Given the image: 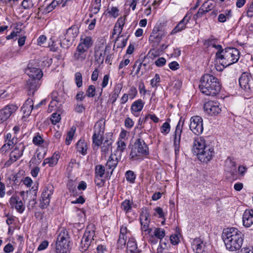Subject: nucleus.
<instances>
[{
    "instance_id": "obj_34",
    "label": "nucleus",
    "mask_w": 253,
    "mask_h": 253,
    "mask_svg": "<svg viewBox=\"0 0 253 253\" xmlns=\"http://www.w3.org/2000/svg\"><path fill=\"white\" fill-rule=\"evenodd\" d=\"M105 130V122L103 120L97 121L94 126V134L103 135Z\"/></svg>"
},
{
    "instance_id": "obj_57",
    "label": "nucleus",
    "mask_w": 253,
    "mask_h": 253,
    "mask_svg": "<svg viewBox=\"0 0 253 253\" xmlns=\"http://www.w3.org/2000/svg\"><path fill=\"white\" fill-rule=\"evenodd\" d=\"M126 15L120 17L116 23L115 24V25H117V26L119 27V28H122L123 29V27L125 24L126 23Z\"/></svg>"
},
{
    "instance_id": "obj_18",
    "label": "nucleus",
    "mask_w": 253,
    "mask_h": 253,
    "mask_svg": "<svg viewBox=\"0 0 253 253\" xmlns=\"http://www.w3.org/2000/svg\"><path fill=\"white\" fill-rule=\"evenodd\" d=\"M38 186H33L31 189L27 191V196L30 197V199L29 200V203L27 205V207L29 210L33 209L35 207V205L37 203L36 199L37 196V191Z\"/></svg>"
},
{
    "instance_id": "obj_37",
    "label": "nucleus",
    "mask_w": 253,
    "mask_h": 253,
    "mask_svg": "<svg viewBox=\"0 0 253 253\" xmlns=\"http://www.w3.org/2000/svg\"><path fill=\"white\" fill-rule=\"evenodd\" d=\"M133 205L132 201L126 199L121 203V208L124 211L126 214H127L132 211Z\"/></svg>"
},
{
    "instance_id": "obj_50",
    "label": "nucleus",
    "mask_w": 253,
    "mask_h": 253,
    "mask_svg": "<svg viewBox=\"0 0 253 253\" xmlns=\"http://www.w3.org/2000/svg\"><path fill=\"white\" fill-rule=\"evenodd\" d=\"M113 141L111 139L106 140L103 143V146H101V151L104 153L107 152L112 144Z\"/></svg>"
},
{
    "instance_id": "obj_35",
    "label": "nucleus",
    "mask_w": 253,
    "mask_h": 253,
    "mask_svg": "<svg viewBox=\"0 0 253 253\" xmlns=\"http://www.w3.org/2000/svg\"><path fill=\"white\" fill-rule=\"evenodd\" d=\"M127 253H139L135 241L133 238H129L127 243Z\"/></svg>"
},
{
    "instance_id": "obj_49",
    "label": "nucleus",
    "mask_w": 253,
    "mask_h": 253,
    "mask_svg": "<svg viewBox=\"0 0 253 253\" xmlns=\"http://www.w3.org/2000/svg\"><path fill=\"white\" fill-rule=\"evenodd\" d=\"M202 6L205 9L206 12H209L212 10L214 7V2L211 0H208L205 2L202 5Z\"/></svg>"
},
{
    "instance_id": "obj_54",
    "label": "nucleus",
    "mask_w": 253,
    "mask_h": 253,
    "mask_svg": "<svg viewBox=\"0 0 253 253\" xmlns=\"http://www.w3.org/2000/svg\"><path fill=\"white\" fill-rule=\"evenodd\" d=\"M21 6L24 9H29L33 7L34 4L32 0H23Z\"/></svg>"
},
{
    "instance_id": "obj_3",
    "label": "nucleus",
    "mask_w": 253,
    "mask_h": 253,
    "mask_svg": "<svg viewBox=\"0 0 253 253\" xmlns=\"http://www.w3.org/2000/svg\"><path fill=\"white\" fill-rule=\"evenodd\" d=\"M146 132H140L132 145L130 153V159L132 160H141L143 156L149 155V148L144 138L147 136Z\"/></svg>"
},
{
    "instance_id": "obj_31",
    "label": "nucleus",
    "mask_w": 253,
    "mask_h": 253,
    "mask_svg": "<svg viewBox=\"0 0 253 253\" xmlns=\"http://www.w3.org/2000/svg\"><path fill=\"white\" fill-rule=\"evenodd\" d=\"M145 102H143L141 99H139L134 101L131 106L130 110L133 114L135 113L140 112L142 110Z\"/></svg>"
},
{
    "instance_id": "obj_6",
    "label": "nucleus",
    "mask_w": 253,
    "mask_h": 253,
    "mask_svg": "<svg viewBox=\"0 0 253 253\" xmlns=\"http://www.w3.org/2000/svg\"><path fill=\"white\" fill-rule=\"evenodd\" d=\"M69 236L66 230H63L58 236L56 244V253H67Z\"/></svg>"
},
{
    "instance_id": "obj_25",
    "label": "nucleus",
    "mask_w": 253,
    "mask_h": 253,
    "mask_svg": "<svg viewBox=\"0 0 253 253\" xmlns=\"http://www.w3.org/2000/svg\"><path fill=\"white\" fill-rule=\"evenodd\" d=\"M190 17L186 15L182 20H181L178 24L175 27L170 33V35H174L176 33L181 32L185 29L186 27L187 24L189 22Z\"/></svg>"
},
{
    "instance_id": "obj_26",
    "label": "nucleus",
    "mask_w": 253,
    "mask_h": 253,
    "mask_svg": "<svg viewBox=\"0 0 253 253\" xmlns=\"http://www.w3.org/2000/svg\"><path fill=\"white\" fill-rule=\"evenodd\" d=\"M87 51L77 46L73 55V59L77 61H84L87 56Z\"/></svg>"
},
{
    "instance_id": "obj_15",
    "label": "nucleus",
    "mask_w": 253,
    "mask_h": 253,
    "mask_svg": "<svg viewBox=\"0 0 253 253\" xmlns=\"http://www.w3.org/2000/svg\"><path fill=\"white\" fill-rule=\"evenodd\" d=\"M54 187L51 184H48L44 188L42 194V199L44 205H48L50 203L51 196L53 194Z\"/></svg>"
},
{
    "instance_id": "obj_4",
    "label": "nucleus",
    "mask_w": 253,
    "mask_h": 253,
    "mask_svg": "<svg viewBox=\"0 0 253 253\" xmlns=\"http://www.w3.org/2000/svg\"><path fill=\"white\" fill-rule=\"evenodd\" d=\"M216 58L224 67H227L236 63L240 57V52L236 48L228 47L224 49L222 54L216 52Z\"/></svg>"
},
{
    "instance_id": "obj_20",
    "label": "nucleus",
    "mask_w": 253,
    "mask_h": 253,
    "mask_svg": "<svg viewBox=\"0 0 253 253\" xmlns=\"http://www.w3.org/2000/svg\"><path fill=\"white\" fill-rule=\"evenodd\" d=\"M26 74L29 76V79H35L36 80H40L42 77V70L37 68L32 67L28 65L27 68L25 70Z\"/></svg>"
},
{
    "instance_id": "obj_58",
    "label": "nucleus",
    "mask_w": 253,
    "mask_h": 253,
    "mask_svg": "<svg viewBox=\"0 0 253 253\" xmlns=\"http://www.w3.org/2000/svg\"><path fill=\"white\" fill-rule=\"evenodd\" d=\"M142 62L137 60L136 61L133 65V69H134L136 67H137L136 72L135 74L138 75L140 71H142Z\"/></svg>"
},
{
    "instance_id": "obj_5",
    "label": "nucleus",
    "mask_w": 253,
    "mask_h": 253,
    "mask_svg": "<svg viewBox=\"0 0 253 253\" xmlns=\"http://www.w3.org/2000/svg\"><path fill=\"white\" fill-rule=\"evenodd\" d=\"M95 227L93 224L88 225L84 233L81 240L80 250L82 252H84L88 249H92L94 244L95 243Z\"/></svg>"
},
{
    "instance_id": "obj_1",
    "label": "nucleus",
    "mask_w": 253,
    "mask_h": 253,
    "mask_svg": "<svg viewBox=\"0 0 253 253\" xmlns=\"http://www.w3.org/2000/svg\"><path fill=\"white\" fill-rule=\"evenodd\" d=\"M222 238L227 250L235 251L241 248L244 235L238 229L231 227L224 229Z\"/></svg>"
},
{
    "instance_id": "obj_11",
    "label": "nucleus",
    "mask_w": 253,
    "mask_h": 253,
    "mask_svg": "<svg viewBox=\"0 0 253 253\" xmlns=\"http://www.w3.org/2000/svg\"><path fill=\"white\" fill-rule=\"evenodd\" d=\"M18 107L14 104H9L0 110V121L2 122L6 121L16 111Z\"/></svg>"
},
{
    "instance_id": "obj_64",
    "label": "nucleus",
    "mask_w": 253,
    "mask_h": 253,
    "mask_svg": "<svg viewBox=\"0 0 253 253\" xmlns=\"http://www.w3.org/2000/svg\"><path fill=\"white\" fill-rule=\"evenodd\" d=\"M134 125V122L131 119L127 117L125 121V126L128 128H131Z\"/></svg>"
},
{
    "instance_id": "obj_16",
    "label": "nucleus",
    "mask_w": 253,
    "mask_h": 253,
    "mask_svg": "<svg viewBox=\"0 0 253 253\" xmlns=\"http://www.w3.org/2000/svg\"><path fill=\"white\" fill-rule=\"evenodd\" d=\"M4 140L5 144L0 148L1 152H6L17 143L16 136L14 135L12 137L10 133H8L4 136Z\"/></svg>"
},
{
    "instance_id": "obj_59",
    "label": "nucleus",
    "mask_w": 253,
    "mask_h": 253,
    "mask_svg": "<svg viewBox=\"0 0 253 253\" xmlns=\"http://www.w3.org/2000/svg\"><path fill=\"white\" fill-rule=\"evenodd\" d=\"M119 10L117 7L113 6L107 12L114 18H116L119 15Z\"/></svg>"
},
{
    "instance_id": "obj_12",
    "label": "nucleus",
    "mask_w": 253,
    "mask_h": 253,
    "mask_svg": "<svg viewBox=\"0 0 253 253\" xmlns=\"http://www.w3.org/2000/svg\"><path fill=\"white\" fill-rule=\"evenodd\" d=\"M214 154L213 148L208 146L196 154V155L201 162L208 163L212 159Z\"/></svg>"
},
{
    "instance_id": "obj_2",
    "label": "nucleus",
    "mask_w": 253,
    "mask_h": 253,
    "mask_svg": "<svg viewBox=\"0 0 253 253\" xmlns=\"http://www.w3.org/2000/svg\"><path fill=\"white\" fill-rule=\"evenodd\" d=\"M199 87L203 94L214 96L220 92L221 84L216 77L212 74H205L200 79Z\"/></svg>"
},
{
    "instance_id": "obj_55",
    "label": "nucleus",
    "mask_w": 253,
    "mask_h": 253,
    "mask_svg": "<svg viewBox=\"0 0 253 253\" xmlns=\"http://www.w3.org/2000/svg\"><path fill=\"white\" fill-rule=\"evenodd\" d=\"M129 97L130 99H134L137 95V90L135 87L131 86L129 89L128 93Z\"/></svg>"
},
{
    "instance_id": "obj_14",
    "label": "nucleus",
    "mask_w": 253,
    "mask_h": 253,
    "mask_svg": "<svg viewBox=\"0 0 253 253\" xmlns=\"http://www.w3.org/2000/svg\"><path fill=\"white\" fill-rule=\"evenodd\" d=\"M239 82L241 87L246 91H249L251 89L252 77L249 73H243L239 78Z\"/></svg>"
},
{
    "instance_id": "obj_23",
    "label": "nucleus",
    "mask_w": 253,
    "mask_h": 253,
    "mask_svg": "<svg viewBox=\"0 0 253 253\" xmlns=\"http://www.w3.org/2000/svg\"><path fill=\"white\" fill-rule=\"evenodd\" d=\"M243 224L246 227H250L253 224V210H246L243 214Z\"/></svg>"
},
{
    "instance_id": "obj_42",
    "label": "nucleus",
    "mask_w": 253,
    "mask_h": 253,
    "mask_svg": "<svg viewBox=\"0 0 253 253\" xmlns=\"http://www.w3.org/2000/svg\"><path fill=\"white\" fill-rule=\"evenodd\" d=\"M74 41L72 39H68L67 37L64 36V38L61 40L60 45L64 48H68L71 46Z\"/></svg>"
},
{
    "instance_id": "obj_38",
    "label": "nucleus",
    "mask_w": 253,
    "mask_h": 253,
    "mask_svg": "<svg viewBox=\"0 0 253 253\" xmlns=\"http://www.w3.org/2000/svg\"><path fill=\"white\" fill-rule=\"evenodd\" d=\"M153 233V234L151 235V237L153 238V237H155L157 239H160V241L163 239L166 235L165 230L161 228H154Z\"/></svg>"
},
{
    "instance_id": "obj_36",
    "label": "nucleus",
    "mask_w": 253,
    "mask_h": 253,
    "mask_svg": "<svg viewBox=\"0 0 253 253\" xmlns=\"http://www.w3.org/2000/svg\"><path fill=\"white\" fill-rule=\"evenodd\" d=\"M79 34V30L76 26H72L67 29L64 36L75 41Z\"/></svg>"
},
{
    "instance_id": "obj_63",
    "label": "nucleus",
    "mask_w": 253,
    "mask_h": 253,
    "mask_svg": "<svg viewBox=\"0 0 253 253\" xmlns=\"http://www.w3.org/2000/svg\"><path fill=\"white\" fill-rule=\"evenodd\" d=\"M122 88L123 84H118L115 86L112 92L117 95V96H119L122 89Z\"/></svg>"
},
{
    "instance_id": "obj_22",
    "label": "nucleus",
    "mask_w": 253,
    "mask_h": 253,
    "mask_svg": "<svg viewBox=\"0 0 253 253\" xmlns=\"http://www.w3.org/2000/svg\"><path fill=\"white\" fill-rule=\"evenodd\" d=\"M128 233L127 228L126 226H122L120 228L119 237L117 241L118 248L123 249L126 244L127 234Z\"/></svg>"
},
{
    "instance_id": "obj_56",
    "label": "nucleus",
    "mask_w": 253,
    "mask_h": 253,
    "mask_svg": "<svg viewBox=\"0 0 253 253\" xmlns=\"http://www.w3.org/2000/svg\"><path fill=\"white\" fill-rule=\"evenodd\" d=\"M60 120L61 117L59 114L54 113L53 114H52L50 120L53 124L56 125L57 123L60 122Z\"/></svg>"
},
{
    "instance_id": "obj_9",
    "label": "nucleus",
    "mask_w": 253,
    "mask_h": 253,
    "mask_svg": "<svg viewBox=\"0 0 253 253\" xmlns=\"http://www.w3.org/2000/svg\"><path fill=\"white\" fill-rule=\"evenodd\" d=\"M189 127L195 134H201L203 131V119L198 116L191 117Z\"/></svg>"
},
{
    "instance_id": "obj_27",
    "label": "nucleus",
    "mask_w": 253,
    "mask_h": 253,
    "mask_svg": "<svg viewBox=\"0 0 253 253\" xmlns=\"http://www.w3.org/2000/svg\"><path fill=\"white\" fill-rule=\"evenodd\" d=\"M120 157H117L116 154H112L109 157L106 164L107 169H112L111 174H112L114 169L117 167L120 159Z\"/></svg>"
},
{
    "instance_id": "obj_48",
    "label": "nucleus",
    "mask_w": 253,
    "mask_h": 253,
    "mask_svg": "<svg viewBox=\"0 0 253 253\" xmlns=\"http://www.w3.org/2000/svg\"><path fill=\"white\" fill-rule=\"evenodd\" d=\"M126 143L124 141L122 140H119L117 142V152H120V155H121L122 153L124 152L126 149ZM120 157V156H119Z\"/></svg>"
},
{
    "instance_id": "obj_21",
    "label": "nucleus",
    "mask_w": 253,
    "mask_h": 253,
    "mask_svg": "<svg viewBox=\"0 0 253 253\" xmlns=\"http://www.w3.org/2000/svg\"><path fill=\"white\" fill-rule=\"evenodd\" d=\"M93 41L92 38L90 36L84 35L81 37L78 46L87 51L93 46Z\"/></svg>"
},
{
    "instance_id": "obj_61",
    "label": "nucleus",
    "mask_w": 253,
    "mask_h": 253,
    "mask_svg": "<svg viewBox=\"0 0 253 253\" xmlns=\"http://www.w3.org/2000/svg\"><path fill=\"white\" fill-rule=\"evenodd\" d=\"M166 63V60L164 57L159 58L157 60L155 61V65L159 67H163Z\"/></svg>"
},
{
    "instance_id": "obj_7",
    "label": "nucleus",
    "mask_w": 253,
    "mask_h": 253,
    "mask_svg": "<svg viewBox=\"0 0 253 253\" xmlns=\"http://www.w3.org/2000/svg\"><path fill=\"white\" fill-rule=\"evenodd\" d=\"M25 148V146L22 142L17 144L14 149L10 152L9 159L5 163L4 166L9 167L13 163L19 159L22 156Z\"/></svg>"
},
{
    "instance_id": "obj_60",
    "label": "nucleus",
    "mask_w": 253,
    "mask_h": 253,
    "mask_svg": "<svg viewBox=\"0 0 253 253\" xmlns=\"http://www.w3.org/2000/svg\"><path fill=\"white\" fill-rule=\"evenodd\" d=\"M33 142L36 145H40L43 142V139L40 135H37L34 137L33 139Z\"/></svg>"
},
{
    "instance_id": "obj_46",
    "label": "nucleus",
    "mask_w": 253,
    "mask_h": 253,
    "mask_svg": "<svg viewBox=\"0 0 253 253\" xmlns=\"http://www.w3.org/2000/svg\"><path fill=\"white\" fill-rule=\"evenodd\" d=\"M231 10H226L225 14H220L218 17V20L220 22H224L231 16Z\"/></svg>"
},
{
    "instance_id": "obj_43",
    "label": "nucleus",
    "mask_w": 253,
    "mask_h": 253,
    "mask_svg": "<svg viewBox=\"0 0 253 253\" xmlns=\"http://www.w3.org/2000/svg\"><path fill=\"white\" fill-rule=\"evenodd\" d=\"M101 0H94L91 6V12L93 14H96L99 11L101 7Z\"/></svg>"
},
{
    "instance_id": "obj_39",
    "label": "nucleus",
    "mask_w": 253,
    "mask_h": 253,
    "mask_svg": "<svg viewBox=\"0 0 253 253\" xmlns=\"http://www.w3.org/2000/svg\"><path fill=\"white\" fill-rule=\"evenodd\" d=\"M59 93H62V91L59 92L57 91H53L51 94V97L52 100L50 102L49 106L53 107L54 105L56 106V103L61 102L62 101L61 99V97L59 95Z\"/></svg>"
},
{
    "instance_id": "obj_41",
    "label": "nucleus",
    "mask_w": 253,
    "mask_h": 253,
    "mask_svg": "<svg viewBox=\"0 0 253 253\" xmlns=\"http://www.w3.org/2000/svg\"><path fill=\"white\" fill-rule=\"evenodd\" d=\"M105 167L102 165H98L95 167V176L103 177L105 173Z\"/></svg>"
},
{
    "instance_id": "obj_53",
    "label": "nucleus",
    "mask_w": 253,
    "mask_h": 253,
    "mask_svg": "<svg viewBox=\"0 0 253 253\" xmlns=\"http://www.w3.org/2000/svg\"><path fill=\"white\" fill-rule=\"evenodd\" d=\"M95 87L93 85H90L86 91V95L88 97H93L95 95Z\"/></svg>"
},
{
    "instance_id": "obj_32",
    "label": "nucleus",
    "mask_w": 253,
    "mask_h": 253,
    "mask_svg": "<svg viewBox=\"0 0 253 253\" xmlns=\"http://www.w3.org/2000/svg\"><path fill=\"white\" fill-rule=\"evenodd\" d=\"M76 148L77 152L84 156L87 154L88 149L87 144L84 140L80 139L77 143Z\"/></svg>"
},
{
    "instance_id": "obj_62",
    "label": "nucleus",
    "mask_w": 253,
    "mask_h": 253,
    "mask_svg": "<svg viewBox=\"0 0 253 253\" xmlns=\"http://www.w3.org/2000/svg\"><path fill=\"white\" fill-rule=\"evenodd\" d=\"M170 243L173 245H176L179 242V238L177 235H172L170 236Z\"/></svg>"
},
{
    "instance_id": "obj_30",
    "label": "nucleus",
    "mask_w": 253,
    "mask_h": 253,
    "mask_svg": "<svg viewBox=\"0 0 253 253\" xmlns=\"http://www.w3.org/2000/svg\"><path fill=\"white\" fill-rule=\"evenodd\" d=\"M33 109H34L33 101L32 99L28 98L22 107L21 110L24 114L29 116Z\"/></svg>"
},
{
    "instance_id": "obj_44",
    "label": "nucleus",
    "mask_w": 253,
    "mask_h": 253,
    "mask_svg": "<svg viewBox=\"0 0 253 253\" xmlns=\"http://www.w3.org/2000/svg\"><path fill=\"white\" fill-rule=\"evenodd\" d=\"M103 136V135H95L94 134H93L92 136L93 143L97 147H99L102 143Z\"/></svg>"
},
{
    "instance_id": "obj_8",
    "label": "nucleus",
    "mask_w": 253,
    "mask_h": 253,
    "mask_svg": "<svg viewBox=\"0 0 253 253\" xmlns=\"http://www.w3.org/2000/svg\"><path fill=\"white\" fill-rule=\"evenodd\" d=\"M167 32L165 30L161 23L157 24L154 27L150 37L149 41L150 42H157V43L167 35Z\"/></svg>"
},
{
    "instance_id": "obj_33",
    "label": "nucleus",
    "mask_w": 253,
    "mask_h": 253,
    "mask_svg": "<svg viewBox=\"0 0 253 253\" xmlns=\"http://www.w3.org/2000/svg\"><path fill=\"white\" fill-rule=\"evenodd\" d=\"M203 241L199 238H195L192 243L193 250L196 253H201L203 252Z\"/></svg>"
},
{
    "instance_id": "obj_19",
    "label": "nucleus",
    "mask_w": 253,
    "mask_h": 253,
    "mask_svg": "<svg viewBox=\"0 0 253 253\" xmlns=\"http://www.w3.org/2000/svg\"><path fill=\"white\" fill-rule=\"evenodd\" d=\"M9 203L11 207L15 208L19 213H22L25 210V206L18 196H12Z\"/></svg>"
},
{
    "instance_id": "obj_40",
    "label": "nucleus",
    "mask_w": 253,
    "mask_h": 253,
    "mask_svg": "<svg viewBox=\"0 0 253 253\" xmlns=\"http://www.w3.org/2000/svg\"><path fill=\"white\" fill-rule=\"evenodd\" d=\"M120 37H117V38L116 39V40L115 41L114 47H116L117 48H122L126 45L127 41V38L123 39V40H122L121 41H120Z\"/></svg>"
},
{
    "instance_id": "obj_29",
    "label": "nucleus",
    "mask_w": 253,
    "mask_h": 253,
    "mask_svg": "<svg viewBox=\"0 0 253 253\" xmlns=\"http://www.w3.org/2000/svg\"><path fill=\"white\" fill-rule=\"evenodd\" d=\"M140 223L141 225V229L143 231H148L150 234L152 231V229L149 228L148 224L149 223V215L147 213L141 214L140 217Z\"/></svg>"
},
{
    "instance_id": "obj_45",
    "label": "nucleus",
    "mask_w": 253,
    "mask_h": 253,
    "mask_svg": "<svg viewBox=\"0 0 253 253\" xmlns=\"http://www.w3.org/2000/svg\"><path fill=\"white\" fill-rule=\"evenodd\" d=\"M125 176L127 181L129 182L130 183H133L134 182L136 176L133 171L130 170L126 171Z\"/></svg>"
},
{
    "instance_id": "obj_28",
    "label": "nucleus",
    "mask_w": 253,
    "mask_h": 253,
    "mask_svg": "<svg viewBox=\"0 0 253 253\" xmlns=\"http://www.w3.org/2000/svg\"><path fill=\"white\" fill-rule=\"evenodd\" d=\"M60 155L59 153L55 152L51 157L45 158L43 160L42 166L44 167L46 165L48 164L49 167H54L57 164Z\"/></svg>"
},
{
    "instance_id": "obj_47",
    "label": "nucleus",
    "mask_w": 253,
    "mask_h": 253,
    "mask_svg": "<svg viewBox=\"0 0 253 253\" xmlns=\"http://www.w3.org/2000/svg\"><path fill=\"white\" fill-rule=\"evenodd\" d=\"M76 130V128L73 126L72 127L67 133V137L66 139V144L67 145H69L71 143V141L73 139V136L74 135V133Z\"/></svg>"
},
{
    "instance_id": "obj_51",
    "label": "nucleus",
    "mask_w": 253,
    "mask_h": 253,
    "mask_svg": "<svg viewBox=\"0 0 253 253\" xmlns=\"http://www.w3.org/2000/svg\"><path fill=\"white\" fill-rule=\"evenodd\" d=\"M75 81L77 86L80 87L83 85V77L80 72H77L75 74Z\"/></svg>"
},
{
    "instance_id": "obj_13",
    "label": "nucleus",
    "mask_w": 253,
    "mask_h": 253,
    "mask_svg": "<svg viewBox=\"0 0 253 253\" xmlns=\"http://www.w3.org/2000/svg\"><path fill=\"white\" fill-rule=\"evenodd\" d=\"M181 121L178 122L175 130L174 135V147L175 154L179 153L180 148V142L181 139V135L182 131V126L183 122L181 125Z\"/></svg>"
},
{
    "instance_id": "obj_17",
    "label": "nucleus",
    "mask_w": 253,
    "mask_h": 253,
    "mask_svg": "<svg viewBox=\"0 0 253 253\" xmlns=\"http://www.w3.org/2000/svg\"><path fill=\"white\" fill-rule=\"evenodd\" d=\"M208 146L206 145V140L204 137H197L195 138L194 140V143L193 146V152L195 155H196Z\"/></svg>"
},
{
    "instance_id": "obj_52",
    "label": "nucleus",
    "mask_w": 253,
    "mask_h": 253,
    "mask_svg": "<svg viewBox=\"0 0 253 253\" xmlns=\"http://www.w3.org/2000/svg\"><path fill=\"white\" fill-rule=\"evenodd\" d=\"M170 126L168 122H165L161 127V132L162 133L167 134L170 131Z\"/></svg>"
},
{
    "instance_id": "obj_24",
    "label": "nucleus",
    "mask_w": 253,
    "mask_h": 253,
    "mask_svg": "<svg viewBox=\"0 0 253 253\" xmlns=\"http://www.w3.org/2000/svg\"><path fill=\"white\" fill-rule=\"evenodd\" d=\"M39 80L32 78L27 81L26 88L28 90V94L29 95H34L35 91L39 86Z\"/></svg>"
},
{
    "instance_id": "obj_10",
    "label": "nucleus",
    "mask_w": 253,
    "mask_h": 253,
    "mask_svg": "<svg viewBox=\"0 0 253 253\" xmlns=\"http://www.w3.org/2000/svg\"><path fill=\"white\" fill-rule=\"evenodd\" d=\"M204 111L210 115H217L221 111V107L217 101H209L204 105Z\"/></svg>"
}]
</instances>
